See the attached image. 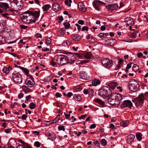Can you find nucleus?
Listing matches in <instances>:
<instances>
[{
	"instance_id": "9d476101",
	"label": "nucleus",
	"mask_w": 148,
	"mask_h": 148,
	"mask_svg": "<svg viewBox=\"0 0 148 148\" xmlns=\"http://www.w3.org/2000/svg\"><path fill=\"white\" fill-rule=\"evenodd\" d=\"M26 79L25 84L29 87H32L35 84V82L33 80V78L32 75H30Z\"/></svg>"
},
{
	"instance_id": "9b49d317",
	"label": "nucleus",
	"mask_w": 148,
	"mask_h": 148,
	"mask_svg": "<svg viewBox=\"0 0 148 148\" xmlns=\"http://www.w3.org/2000/svg\"><path fill=\"white\" fill-rule=\"evenodd\" d=\"M124 22L128 26H130V29L131 30H134V29H132V26L134 24L133 20L132 18L129 17L125 19Z\"/></svg>"
},
{
	"instance_id": "7ed1b4c3",
	"label": "nucleus",
	"mask_w": 148,
	"mask_h": 148,
	"mask_svg": "<svg viewBox=\"0 0 148 148\" xmlns=\"http://www.w3.org/2000/svg\"><path fill=\"white\" fill-rule=\"evenodd\" d=\"M147 98H148V92H147L144 94H140L134 100H132V101L137 108H140L142 106L144 99Z\"/></svg>"
},
{
	"instance_id": "cd10ccee",
	"label": "nucleus",
	"mask_w": 148,
	"mask_h": 148,
	"mask_svg": "<svg viewBox=\"0 0 148 148\" xmlns=\"http://www.w3.org/2000/svg\"><path fill=\"white\" fill-rule=\"evenodd\" d=\"M71 43V40H69L66 41H64L62 43L63 45L64 46H68L70 45Z\"/></svg>"
},
{
	"instance_id": "603ef678",
	"label": "nucleus",
	"mask_w": 148,
	"mask_h": 148,
	"mask_svg": "<svg viewBox=\"0 0 148 148\" xmlns=\"http://www.w3.org/2000/svg\"><path fill=\"white\" fill-rule=\"evenodd\" d=\"M55 95H56V97L57 98H58V97H60L62 96V95L59 92L56 93V94Z\"/></svg>"
},
{
	"instance_id": "f257e3e1",
	"label": "nucleus",
	"mask_w": 148,
	"mask_h": 148,
	"mask_svg": "<svg viewBox=\"0 0 148 148\" xmlns=\"http://www.w3.org/2000/svg\"><path fill=\"white\" fill-rule=\"evenodd\" d=\"M40 10L35 11L33 12L30 11H27L23 14L20 17L22 21L25 24H29L35 23L36 19L38 18L39 16Z\"/></svg>"
},
{
	"instance_id": "69168bd1",
	"label": "nucleus",
	"mask_w": 148,
	"mask_h": 148,
	"mask_svg": "<svg viewBox=\"0 0 148 148\" xmlns=\"http://www.w3.org/2000/svg\"><path fill=\"white\" fill-rule=\"evenodd\" d=\"M5 29L4 31L6 32L7 33H8V32H11V30L10 28H5Z\"/></svg>"
},
{
	"instance_id": "c756f323",
	"label": "nucleus",
	"mask_w": 148,
	"mask_h": 148,
	"mask_svg": "<svg viewBox=\"0 0 148 148\" xmlns=\"http://www.w3.org/2000/svg\"><path fill=\"white\" fill-rule=\"evenodd\" d=\"M94 101L95 102H96L97 103L102 105H103L105 103L103 101L97 98L94 99Z\"/></svg>"
},
{
	"instance_id": "680f3d73",
	"label": "nucleus",
	"mask_w": 148,
	"mask_h": 148,
	"mask_svg": "<svg viewBox=\"0 0 148 148\" xmlns=\"http://www.w3.org/2000/svg\"><path fill=\"white\" fill-rule=\"evenodd\" d=\"M20 27L21 29H25L27 28V27L26 26H25V25H20Z\"/></svg>"
},
{
	"instance_id": "4be33fe9",
	"label": "nucleus",
	"mask_w": 148,
	"mask_h": 148,
	"mask_svg": "<svg viewBox=\"0 0 148 148\" xmlns=\"http://www.w3.org/2000/svg\"><path fill=\"white\" fill-rule=\"evenodd\" d=\"M108 85L110 88L113 90L116 87L117 83L115 82H112L109 83Z\"/></svg>"
},
{
	"instance_id": "3c124183",
	"label": "nucleus",
	"mask_w": 148,
	"mask_h": 148,
	"mask_svg": "<svg viewBox=\"0 0 148 148\" xmlns=\"http://www.w3.org/2000/svg\"><path fill=\"white\" fill-rule=\"evenodd\" d=\"M35 145L37 147H39L40 146V143L38 141H36L35 143Z\"/></svg>"
},
{
	"instance_id": "79ce46f5",
	"label": "nucleus",
	"mask_w": 148,
	"mask_h": 148,
	"mask_svg": "<svg viewBox=\"0 0 148 148\" xmlns=\"http://www.w3.org/2000/svg\"><path fill=\"white\" fill-rule=\"evenodd\" d=\"M63 25L66 29H69L70 27V24L68 23L65 22L63 24Z\"/></svg>"
},
{
	"instance_id": "f03ea898",
	"label": "nucleus",
	"mask_w": 148,
	"mask_h": 148,
	"mask_svg": "<svg viewBox=\"0 0 148 148\" xmlns=\"http://www.w3.org/2000/svg\"><path fill=\"white\" fill-rule=\"evenodd\" d=\"M110 96V98L108 99V102L110 105L113 106H118L122 99L121 95L115 93H112Z\"/></svg>"
},
{
	"instance_id": "a19ab883",
	"label": "nucleus",
	"mask_w": 148,
	"mask_h": 148,
	"mask_svg": "<svg viewBox=\"0 0 148 148\" xmlns=\"http://www.w3.org/2000/svg\"><path fill=\"white\" fill-rule=\"evenodd\" d=\"M101 144L103 146H105L106 145L107 142L106 140L104 139H102L100 141Z\"/></svg>"
},
{
	"instance_id": "052dcab7",
	"label": "nucleus",
	"mask_w": 148,
	"mask_h": 148,
	"mask_svg": "<svg viewBox=\"0 0 148 148\" xmlns=\"http://www.w3.org/2000/svg\"><path fill=\"white\" fill-rule=\"evenodd\" d=\"M94 144L97 147H98L99 145V143L97 141H95L94 142Z\"/></svg>"
},
{
	"instance_id": "c85d7f7f",
	"label": "nucleus",
	"mask_w": 148,
	"mask_h": 148,
	"mask_svg": "<svg viewBox=\"0 0 148 148\" xmlns=\"http://www.w3.org/2000/svg\"><path fill=\"white\" fill-rule=\"evenodd\" d=\"M18 68L23 71L25 73V74L26 75H27V74H28L29 72V71L27 69L23 67H21L20 66H19L18 67Z\"/></svg>"
},
{
	"instance_id": "f704fd0d",
	"label": "nucleus",
	"mask_w": 148,
	"mask_h": 148,
	"mask_svg": "<svg viewBox=\"0 0 148 148\" xmlns=\"http://www.w3.org/2000/svg\"><path fill=\"white\" fill-rule=\"evenodd\" d=\"M136 136L137 139L138 141H140L141 140L142 138V134L141 133H136Z\"/></svg>"
},
{
	"instance_id": "72a5a7b5",
	"label": "nucleus",
	"mask_w": 148,
	"mask_h": 148,
	"mask_svg": "<svg viewBox=\"0 0 148 148\" xmlns=\"http://www.w3.org/2000/svg\"><path fill=\"white\" fill-rule=\"evenodd\" d=\"M84 56L86 59H90L92 57V55L90 53H87L85 54Z\"/></svg>"
},
{
	"instance_id": "4c0bfd02",
	"label": "nucleus",
	"mask_w": 148,
	"mask_h": 148,
	"mask_svg": "<svg viewBox=\"0 0 148 148\" xmlns=\"http://www.w3.org/2000/svg\"><path fill=\"white\" fill-rule=\"evenodd\" d=\"M71 0H65L64 2L65 4L68 5L69 6H71Z\"/></svg>"
},
{
	"instance_id": "ddd939ff",
	"label": "nucleus",
	"mask_w": 148,
	"mask_h": 148,
	"mask_svg": "<svg viewBox=\"0 0 148 148\" xmlns=\"http://www.w3.org/2000/svg\"><path fill=\"white\" fill-rule=\"evenodd\" d=\"M103 2L99 0L95 1L92 4L94 8L97 10H99L101 6L103 4Z\"/></svg>"
},
{
	"instance_id": "7c9ffc66",
	"label": "nucleus",
	"mask_w": 148,
	"mask_h": 148,
	"mask_svg": "<svg viewBox=\"0 0 148 148\" xmlns=\"http://www.w3.org/2000/svg\"><path fill=\"white\" fill-rule=\"evenodd\" d=\"M51 7V6L49 4H46L42 7V8L44 11H47Z\"/></svg>"
},
{
	"instance_id": "a878e982",
	"label": "nucleus",
	"mask_w": 148,
	"mask_h": 148,
	"mask_svg": "<svg viewBox=\"0 0 148 148\" xmlns=\"http://www.w3.org/2000/svg\"><path fill=\"white\" fill-rule=\"evenodd\" d=\"M22 88L23 91L25 93H27L28 92H29L30 90L29 88H28L27 87V86L25 85L23 86H22Z\"/></svg>"
},
{
	"instance_id": "0eeeda50",
	"label": "nucleus",
	"mask_w": 148,
	"mask_h": 148,
	"mask_svg": "<svg viewBox=\"0 0 148 148\" xmlns=\"http://www.w3.org/2000/svg\"><path fill=\"white\" fill-rule=\"evenodd\" d=\"M12 77L13 80L16 84H20L22 82L21 76L18 72L16 71L13 72L12 74Z\"/></svg>"
},
{
	"instance_id": "58836bf2",
	"label": "nucleus",
	"mask_w": 148,
	"mask_h": 148,
	"mask_svg": "<svg viewBox=\"0 0 148 148\" xmlns=\"http://www.w3.org/2000/svg\"><path fill=\"white\" fill-rule=\"evenodd\" d=\"M138 66L136 64H134L132 67V70L134 72L136 71H137L138 70Z\"/></svg>"
},
{
	"instance_id": "dca6fc26",
	"label": "nucleus",
	"mask_w": 148,
	"mask_h": 148,
	"mask_svg": "<svg viewBox=\"0 0 148 148\" xmlns=\"http://www.w3.org/2000/svg\"><path fill=\"white\" fill-rule=\"evenodd\" d=\"M135 136L133 134H130L128 135L127 137L126 142L128 144L132 143L134 140Z\"/></svg>"
},
{
	"instance_id": "39448f33",
	"label": "nucleus",
	"mask_w": 148,
	"mask_h": 148,
	"mask_svg": "<svg viewBox=\"0 0 148 148\" xmlns=\"http://www.w3.org/2000/svg\"><path fill=\"white\" fill-rule=\"evenodd\" d=\"M112 93V91L108 87L105 86L99 90L98 94L101 97L105 98L110 96Z\"/></svg>"
},
{
	"instance_id": "393cba45",
	"label": "nucleus",
	"mask_w": 148,
	"mask_h": 148,
	"mask_svg": "<svg viewBox=\"0 0 148 148\" xmlns=\"http://www.w3.org/2000/svg\"><path fill=\"white\" fill-rule=\"evenodd\" d=\"M100 82L98 79H94L92 81V84L93 86H97L100 84Z\"/></svg>"
},
{
	"instance_id": "bb28decb",
	"label": "nucleus",
	"mask_w": 148,
	"mask_h": 148,
	"mask_svg": "<svg viewBox=\"0 0 148 148\" xmlns=\"http://www.w3.org/2000/svg\"><path fill=\"white\" fill-rule=\"evenodd\" d=\"M73 98L75 100L79 101L82 99L80 96L79 94H75L73 96Z\"/></svg>"
},
{
	"instance_id": "4468645a",
	"label": "nucleus",
	"mask_w": 148,
	"mask_h": 148,
	"mask_svg": "<svg viewBox=\"0 0 148 148\" xmlns=\"http://www.w3.org/2000/svg\"><path fill=\"white\" fill-rule=\"evenodd\" d=\"M11 4L14 3L15 7L16 6L17 8L19 10L21 9V6L20 5L21 0H8Z\"/></svg>"
},
{
	"instance_id": "aec40b11",
	"label": "nucleus",
	"mask_w": 148,
	"mask_h": 148,
	"mask_svg": "<svg viewBox=\"0 0 148 148\" xmlns=\"http://www.w3.org/2000/svg\"><path fill=\"white\" fill-rule=\"evenodd\" d=\"M52 10L56 11H59L60 10V8L59 5L56 3H54L52 6Z\"/></svg>"
},
{
	"instance_id": "e433bc0d",
	"label": "nucleus",
	"mask_w": 148,
	"mask_h": 148,
	"mask_svg": "<svg viewBox=\"0 0 148 148\" xmlns=\"http://www.w3.org/2000/svg\"><path fill=\"white\" fill-rule=\"evenodd\" d=\"M6 40L2 36H0V45L5 43Z\"/></svg>"
},
{
	"instance_id": "49530a36",
	"label": "nucleus",
	"mask_w": 148,
	"mask_h": 148,
	"mask_svg": "<svg viewBox=\"0 0 148 148\" xmlns=\"http://www.w3.org/2000/svg\"><path fill=\"white\" fill-rule=\"evenodd\" d=\"M98 36L101 38H105L104 34L103 33H100L98 34Z\"/></svg>"
},
{
	"instance_id": "2eb2a0df",
	"label": "nucleus",
	"mask_w": 148,
	"mask_h": 148,
	"mask_svg": "<svg viewBox=\"0 0 148 148\" xmlns=\"http://www.w3.org/2000/svg\"><path fill=\"white\" fill-rule=\"evenodd\" d=\"M79 76L81 78L87 80L89 79V77L85 72L81 71L79 74Z\"/></svg>"
},
{
	"instance_id": "6e6d98bb",
	"label": "nucleus",
	"mask_w": 148,
	"mask_h": 148,
	"mask_svg": "<svg viewBox=\"0 0 148 148\" xmlns=\"http://www.w3.org/2000/svg\"><path fill=\"white\" fill-rule=\"evenodd\" d=\"M31 98V96L30 95H29L26 97V99L27 101H29V100Z\"/></svg>"
},
{
	"instance_id": "2f4dec72",
	"label": "nucleus",
	"mask_w": 148,
	"mask_h": 148,
	"mask_svg": "<svg viewBox=\"0 0 148 148\" xmlns=\"http://www.w3.org/2000/svg\"><path fill=\"white\" fill-rule=\"evenodd\" d=\"M9 15L10 14L9 13H2L1 14V15L2 17L7 19H8L10 18V17L9 16Z\"/></svg>"
},
{
	"instance_id": "6ab92c4d",
	"label": "nucleus",
	"mask_w": 148,
	"mask_h": 148,
	"mask_svg": "<svg viewBox=\"0 0 148 148\" xmlns=\"http://www.w3.org/2000/svg\"><path fill=\"white\" fill-rule=\"evenodd\" d=\"M5 21L4 20L0 21V33L4 32L5 29Z\"/></svg>"
},
{
	"instance_id": "338daca9",
	"label": "nucleus",
	"mask_w": 148,
	"mask_h": 148,
	"mask_svg": "<svg viewBox=\"0 0 148 148\" xmlns=\"http://www.w3.org/2000/svg\"><path fill=\"white\" fill-rule=\"evenodd\" d=\"M138 57V58H141L143 55V54L141 52H139L137 53Z\"/></svg>"
},
{
	"instance_id": "774afa93",
	"label": "nucleus",
	"mask_w": 148,
	"mask_h": 148,
	"mask_svg": "<svg viewBox=\"0 0 148 148\" xmlns=\"http://www.w3.org/2000/svg\"><path fill=\"white\" fill-rule=\"evenodd\" d=\"M75 25L78 27V29L79 31H80L81 29V26L79 25L78 24H76Z\"/></svg>"
},
{
	"instance_id": "f3484780",
	"label": "nucleus",
	"mask_w": 148,
	"mask_h": 148,
	"mask_svg": "<svg viewBox=\"0 0 148 148\" xmlns=\"http://www.w3.org/2000/svg\"><path fill=\"white\" fill-rule=\"evenodd\" d=\"M79 10L82 12H85L86 10V8L84 3L82 2H79L78 4Z\"/></svg>"
},
{
	"instance_id": "4d7b16f0",
	"label": "nucleus",
	"mask_w": 148,
	"mask_h": 148,
	"mask_svg": "<svg viewBox=\"0 0 148 148\" xmlns=\"http://www.w3.org/2000/svg\"><path fill=\"white\" fill-rule=\"evenodd\" d=\"M27 117V116L25 114H23L21 116V119L23 120H25Z\"/></svg>"
},
{
	"instance_id": "6e6552de",
	"label": "nucleus",
	"mask_w": 148,
	"mask_h": 148,
	"mask_svg": "<svg viewBox=\"0 0 148 148\" xmlns=\"http://www.w3.org/2000/svg\"><path fill=\"white\" fill-rule=\"evenodd\" d=\"M139 87L138 82L135 79H132L129 85V88L131 91L135 92L137 91Z\"/></svg>"
},
{
	"instance_id": "473e14b6",
	"label": "nucleus",
	"mask_w": 148,
	"mask_h": 148,
	"mask_svg": "<svg viewBox=\"0 0 148 148\" xmlns=\"http://www.w3.org/2000/svg\"><path fill=\"white\" fill-rule=\"evenodd\" d=\"M138 34V32L136 31H134L132 33L130 36V38H135Z\"/></svg>"
},
{
	"instance_id": "a211bd4d",
	"label": "nucleus",
	"mask_w": 148,
	"mask_h": 148,
	"mask_svg": "<svg viewBox=\"0 0 148 148\" xmlns=\"http://www.w3.org/2000/svg\"><path fill=\"white\" fill-rule=\"evenodd\" d=\"M118 5L116 4L110 5L107 7V9L110 11H113L117 9Z\"/></svg>"
},
{
	"instance_id": "423d86ee",
	"label": "nucleus",
	"mask_w": 148,
	"mask_h": 148,
	"mask_svg": "<svg viewBox=\"0 0 148 148\" xmlns=\"http://www.w3.org/2000/svg\"><path fill=\"white\" fill-rule=\"evenodd\" d=\"M56 58L57 63L59 65H63L69 62V58L66 55H60Z\"/></svg>"
},
{
	"instance_id": "8fccbe9b",
	"label": "nucleus",
	"mask_w": 148,
	"mask_h": 148,
	"mask_svg": "<svg viewBox=\"0 0 148 148\" xmlns=\"http://www.w3.org/2000/svg\"><path fill=\"white\" fill-rule=\"evenodd\" d=\"M88 62V60H81L79 62V63L81 64H83L86 63Z\"/></svg>"
},
{
	"instance_id": "ea45409f",
	"label": "nucleus",
	"mask_w": 148,
	"mask_h": 148,
	"mask_svg": "<svg viewBox=\"0 0 148 148\" xmlns=\"http://www.w3.org/2000/svg\"><path fill=\"white\" fill-rule=\"evenodd\" d=\"M29 107L31 109H34L36 107V105L33 102L31 103L29 105Z\"/></svg>"
},
{
	"instance_id": "1a4fd4ad",
	"label": "nucleus",
	"mask_w": 148,
	"mask_h": 148,
	"mask_svg": "<svg viewBox=\"0 0 148 148\" xmlns=\"http://www.w3.org/2000/svg\"><path fill=\"white\" fill-rule=\"evenodd\" d=\"M103 66L108 69L111 68L113 65V62L112 60L108 58H104L102 61Z\"/></svg>"
},
{
	"instance_id": "b1692460",
	"label": "nucleus",
	"mask_w": 148,
	"mask_h": 148,
	"mask_svg": "<svg viewBox=\"0 0 148 148\" xmlns=\"http://www.w3.org/2000/svg\"><path fill=\"white\" fill-rule=\"evenodd\" d=\"M65 33V30L64 28L60 29L57 32V34L59 36H62L64 35Z\"/></svg>"
},
{
	"instance_id": "f8f14e48",
	"label": "nucleus",
	"mask_w": 148,
	"mask_h": 148,
	"mask_svg": "<svg viewBox=\"0 0 148 148\" xmlns=\"http://www.w3.org/2000/svg\"><path fill=\"white\" fill-rule=\"evenodd\" d=\"M132 106V104L131 101L129 100H124L121 105V108H131Z\"/></svg>"
},
{
	"instance_id": "20e7f679",
	"label": "nucleus",
	"mask_w": 148,
	"mask_h": 148,
	"mask_svg": "<svg viewBox=\"0 0 148 148\" xmlns=\"http://www.w3.org/2000/svg\"><path fill=\"white\" fill-rule=\"evenodd\" d=\"M0 8L3 11L6 12L9 11L13 15H16L18 14L16 10H14L11 7H9V4L6 3L0 2Z\"/></svg>"
},
{
	"instance_id": "c9c22d12",
	"label": "nucleus",
	"mask_w": 148,
	"mask_h": 148,
	"mask_svg": "<svg viewBox=\"0 0 148 148\" xmlns=\"http://www.w3.org/2000/svg\"><path fill=\"white\" fill-rule=\"evenodd\" d=\"M2 71L4 73L8 74L10 72L9 69L8 67H4L2 70Z\"/></svg>"
},
{
	"instance_id": "a18cd8bd",
	"label": "nucleus",
	"mask_w": 148,
	"mask_h": 148,
	"mask_svg": "<svg viewBox=\"0 0 148 148\" xmlns=\"http://www.w3.org/2000/svg\"><path fill=\"white\" fill-rule=\"evenodd\" d=\"M58 129L59 130H63L64 131L65 130V128H64V126H59L58 127Z\"/></svg>"
},
{
	"instance_id": "13d9d810",
	"label": "nucleus",
	"mask_w": 148,
	"mask_h": 148,
	"mask_svg": "<svg viewBox=\"0 0 148 148\" xmlns=\"http://www.w3.org/2000/svg\"><path fill=\"white\" fill-rule=\"evenodd\" d=\"M78 23L79 24L81 25H83L84 24V21L82 20H79L78 21Z\"/></svg>"
},
{
	"instance_id": "412c9836",
	"label": "nucleus",
	"mask_w": 148,
	"mask_h": 148,
	"mask_svg": "<svg viewBox=\"0 0 148 148\" xmlns=\"http://www.w3.org/2000/svg\"><path fill=\"white\" fill-rule=\"evenodd\" d=\"M72 39L75 41H79L81 38L77 34H73L71 35Z\"/></svg>"
},
{
	"instance_id": "c03bdc74",
	"label": "nucleus",
	"mask_w": 148,
	"mask_h": 148,
	"mask_svg": "<svg viewBox=\"0 0 148 148\" xmlns=\"http://www.w3.org/2000/svg\"><path fill=\"white\" fill-rule=\"evenodd\" d=\"M121 125L123 127H125L127 125V122H125L122 121L121 123Z\"/></svg>"
},
{
	"instance_id": "864d4df0",
	"label": "nucleus",
	"mask_w": 148,
	"mask_h": 148,
	"mask_svg": "<svg viewBox=\"0 0 148 148\" xmlns=\"http://www.w3.org/2000/svg\"><path fill=\"white\" fill-rule=\"evenodd\" d=\"M88 28L87 26H84L82 27V31H88Z\"/></svg>"
},
{
	"instance_id": "5701e85b",
	"label": "nucleus",
	"mask_w": 148,
	"mask_h": 148,
	"mask_svg": "<svg viewBox=\"0 0 148 148\" xmlns=\"http://www.w3.org/2000/svg\"><path fill=\"white\" fill-rule=\"evenodd\" d=\"M106 41L107 44L110 46L114 45L116 43V40L114 39H109L107 40Z\"/></svg>"
},
{
	"instance_id": "0e129e2a",
	"label": "nucleus",
	"mask_w": 148,
	"mask_h": 148,
	"mask_svg": "<svg viewBox=\"0 0 148 148\" xmlns=\"http://www.w3.org/2000/svg\"><path fill=\"white\" fill-rule=\"evenodd\" d=\"M86 117V115H82L79 117V119H84Z\"/></svg>"
},
{
	"instance_id": "09e8293b",
	"label": "nucleus",
	"mask_w": 148,
	"mask_h": 148,
	"mask_svg": "<svg viewBox=\"0 0 148 148\" xmlns=\"http://www.w3.org/2000/svg\"><path fill=\"white\" fill-rule=\"evenodd\" d=\"M45 41L46 43L47 44H49L51 42V39L49 38L46 39Z\"/></svg>"
},
{
	"instance_id": "bf43d9fd",
	"label": "nucleus",
	"mask_w": 148,
	"mask_h": 148,
	"mask_svg": "<svg viewBox=\"0 0 148 148\" xmlns=\"http://www.w3.org/2000/svg\"><path fill=\"white\" fill-rule=\"evenodd\" d=\"M23 94L22 93H20L18 95V98L21 99L23 97Z\"/></svg>"
},
{
	"instance_id": "e2e57ef3",
	"label": "nucleus",
	"mask_w": 148,
	"mask_h": 148,
	"mask_svg": "<svg viewBox=\"0 0 148 148\" xmlns=\"http://www.w3.org/2000/svg\"><path fill=\"white\" fill-rule=\"evenodd\" d=\"M36 36L38 38H41L42 37V35L38 33H37L36 35Z\"/></svg>"
},
{
	"instance_id": "5fc2aeb1",
	"label": "nucleus",
	"mask_w": 148,
	"mask_h": 148,
	"mask_svg": "<svg viewBox=\"0 0 148 148\" xmlns=\"http://www.w3.org/2000/svg\"><path fill=\"white\" fill-rule=\"evenodd\" d=\"M76 90L77 91H79L82 90V88H80V86H77L75 87Z\"/></svg>"
},
{
	"instance_id": "37998d69",
	"label": "nucleus",
	"mask_w": 148,
	"mask_h": 148,
	"mask_svg": "<svg viewBox=\"0 0 148 148\" xmlns=\"http://www.w3.org/2000/svg\"><path fill=\"white\" fill-rule=\"evenodd\" d=\"M60 119V118H58V116L56 117L53 120L51 121L50 122L52 124H53L58 121Z\"/></svg>"
},
{
	"instance_id": "de8ad7c7",
	"label": "nucleus",
	"mask_w": 148,
	"mask_h": 148,
	"mask_svg": "<svg viewBox=\"0 0 148 148\" xmlns=\"http://www.w3.org/2000/svg\"><path fill=\"white\" fill-rule=\"evenodd\" d=\"M50 63L51 65L53 66H55L56 65V63L53 60H52L51 61Z\"/></svg>"
}]
</instances>
